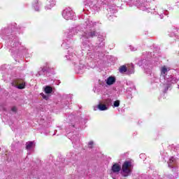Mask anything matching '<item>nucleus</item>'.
<instances>
[{"label":"nucleus","instance_id":"nucleus-21","mask_svg":"<svg viewBox=\"0 0 179 179\" xmlns=\"http://www.w3.org/2000/svg\"><path fill=\"white\" fill-rule=\"evenodd\" d=\"M140 9H141V10H148V12H150V9L146 8L143 7V6H140Z\"/></svg>","mask_w":179,"mask_h":179},{"label":"nucleus","instance_id":"nucleus-14","mask_svg":"<svg viewBox=\"0 0 179 179\" xmlns=\"http://www.w3.org/2000/svg\"><path fill=\"white\" fill-rule=\"evenodd\" d=\"M71 141L73 143H79L80 142V139L76 136H73Z\"/></svg>","mask_w":179,"mask_h":179},{"label":"nucleus","instance_id":"nucleus-12","mask_svg":"<svg viewBox=\"0 0 179 179\" xmlns=\"http://www.w3.org/2000/svg\"><path fill=\"white\" fill-rule=\"evenodd\" d=\"M176 163H177V159H176L174 157L169 158V161L168 162L169 167H171V169H173V165L176 164Z\"/></svg>","mask_w":179,"mask_h":179},{"label":"nucleus","instance_id":"nucleus-30","mask_svg":"<svg viewBox=\"0 0 179 179\" xmlns=\"http://www.w3.org/2000/svg\"><path fill=\"white\" fill-rule=\"evenodd\" d=\"M26 51H27V50H24L22 52H23V54H24V52H26Z\"/></svg>","mask_w":179,"mask_h":179},{"label":"nucleus","instance_id":"nucleus-9","mask_svg":"<svg viewBox=\"0 0 179 179\" xmlns=\"http://www.w3.org/2000/svg\"><path fill=\"white\" fill-rule=\"evenodd\" d=\"M106 85L111 86V85H114V83H115V78L113 76H110L106 80Z\"/></svg>","mask_w":179,"mask_h":179},{"label":"nucleus","instance_id":"nucleus-4","mask_svg":"<svg viewBox=\"0 0 179 179\" xmlns=\"http://www.w3.org/2000/svg\"><path fill=\"white\" fill-rule=\"evenodd\" d=\"M121 170V164L118 163L113 164L111 167L110 176H113V174H119Z\"/></svg>","mask_w":179,"mask_h":179},{"label":"nucleus","instance_id":"nucleus-17","mask_svg":"<svg viewBox=\"0 0 179 179\" xmlns=\"http://www.w3.org/2000/svg\"><path fill=\"white\" fill-rule=\"evenodd\" d=\"M126 71H127V66H122L120 68V72H121V73H124Z\"/></svg>","mask_w":179,"mask_h":179},{"label":"nucleus","instance_id":"nucleus-1","mask_svg":"<svg viewBox=\"0 0 179 179\" xmlns=\"http://www.w3.org/2000/svg\"><path fill=\"white\" fill-rule=\"evenodd\" d=\"M96 26V22L92 21H88L87 22V25L82 30L81 34V40L83 41V48H89L87 45V42L90 38H93V37H96L97 36V32L93 27Z\"/></svg>","mask_w":179,"mask_h":179},{"label":"nucleus","instance_id":"nucleus-7","mask_svg":"<svg viewBox=\"0 0 179 179\" xmlns=\"http://www.w3.org/2000/svg\"><path fill=\"white\" fill-rule=\"evenodd\" d=\"M94 111L99 110L100 111H106L108 110V106L105 103H99L98 106L94 107Z\"/></svg>","mask_w":179,"mask_h":179},{"label":"nucleus","instance_id":"nucleus-20","mask_svg":"<svg viewBox=\"0 0 179 179\" xmlns=\"http://www.w3.org/2000/svg\"><path fill=\"white\" fill-rule=\"evenodd\" d=\"M45 71H47V69H41V70L38 71V75H43V73H44Z\"/></svg>","mask_w":179,"mask_h":179},{"label":"nucleus","instance_id":"nucleus-16","mask_svg":"<svg viewBox=\"0 0 179 179\" xmlns=\"http://www.w3.org/2000/svg\"><path fill=\"white\" fill-rule=\"evenodd\" d=\"M66 58H67L68 59H71V61H73V59H76L77 57L76 55L71 54L69 57H68V55H66Z\"/></svg>","mask_w":179,"mask_h":179},{"label":"nucleus","instance_id":"nucleus-26","mask_svg":"<svg viewBox=\"0 0 179 179\" xmlns=\"http://www.w3.org/2000/svg\"><path fill=\"white\" fill-rule=\"evenodd\" d=\"M171 83H176L177 80L172 79V80H171Z\"/></svg>","mask_w":179,"mask_h":179},{"label":"nucleus","instance_id":"nucleus-5","mask_svg":"<svg viewBox=\"0 0 179 179\" xmlns=\"http://www.w3.org/2000/svg\"><path fill=\"white\" fill-rule=\"evenodd\" d=\"M170 71V67H167L166 66H163L160 69L161 76H160V80L162 79H166V76L167 73Z\"/></svg>","mask_w":179,"mask_h":179},{"label":"nucleus","instance_id":"nucleus-28","mask_svg":"<svg viewBox=\"0 0 179 179\" xmlns=\"http://www.w3.org/2000/svg\"><path fill=\"white\" fill-rule=\"evenodd\" d=\"M145 156V155L144 154H141V155H140V157H143Z\"/></svg>","mask_w":179,"mask_h":179},{"label":"nucleus","instance_id":"nucleus-35","mask_svg":"<svg viewBox=\"0 0 179 179\" xmlns=\"http://www.w3.org/2000/svg\"><path fill=\"white\" fill-rule=\"evenodd\" d=\"M178 89H179V85H178Z\"/></svg>","mask_w":179,"mask_h":179},{"label":"nucleus","instance_id":"nucleus-24","mask_svg":"<svg viewBox=\"0 0 179 179\" xmlns=\"http://www.w3.org/2000/svg\"><path fill=\"white\" fill-rule=\"evenodd\" d=\"M129 73H134V66H131V71H129V69H128Z\"/></svg>","mask_w":179,"mask_h":179},{"label":"nucleus","instance_id":"nucleus-13","mask_svg":"<svg viewBox=\"0 0 179 179\" xmlns=\"http://www.w3.org/2000/svg\"><path fill=\"white\" fill-rule=\"evenodd\" d=\"M44 92L46 94H50V93H52V87L50 86L47 85L44 88Z\"/></svg>","mask_w":179,"mask_h":179},{"label":"nucleus","instance_id":"nucleus-10","mask_svg":"<svg viewBox=\"0 0 179 179\" xmlns=\"http://www.w3.org/2000/svg\"><path fill=\"white\" fill-rule=\"evenodd\" d=\"M32 5L34 7V9L36 12H38V10H40V3L38 2V0H34Z\"/></svg>","mask_w":179,"mask_h":179},{"label":"nucleus","instance_id":"nucleus-8","mask_svg":"<svg viewBox=\"0 0 179 179\" xmlns=\"http://www.w3.org/2000/svg\"><path fill=\"white\" fill-rule=\"evenodd\" d=\"M54 6H55V0H47L45 9L46 10H50V9L54 8Z\"/></svg>","mask_w":179,"mask_h":179},{"label":"nucleus","instance_id":"nucleus-29","mask_svg":"<svg viewBox=\"0 0 179 179\" xmlns=\"http://www.w3.org/2000/svg\"><path fill=\"white\" fill-rule=\"evenodd\" d=\"M153 0H146V2H152Z\"/></svg>","mask_w":179,"mask_h":179},{"label":"nucleus","instance_id":"nucleus-31","mask_svg":"<svg viewBox=\"0 0 179 179\" xmlns=\"http://www.w3.org/2000/svg\"><path fill=\"white\" fill-rule=\"evenodd\" d=\"M110 12H111V8H109Z\"/></svg>","mask_w":179,"mask_h":179},{"label":"nucleus","instance_id":"nucleus-25","mask_svg":"<svg viewBox=\"0 0 179 179\" xmlns=\"http://www.w3.org/2000/svg\"><path fill=\"white\" fill-rule=\"evenodd\" d=\"M130 50L131 51H136V49L135 48L132 47L131 45H130Z\"/></svg>","mask_w":179,"mask_h":179},{"label":"nucleus","instance_id":"nucleus-2","mask_svg":"<svg viewBox=\"0 0 179 179\" xmlns=\"http://www.w3.org/2000/svg\"><path fill=\"white\" fill-rule=\"evenodd\" d=\"M134 164L131 161H126L122 165L121 174L122 177H128L132 173Z\"/></svg>","mask_w":179,"mask_h":179},{"label":"nucleus","instance_id":"nucleus-6","mask_svg":"<svg viewBox=\"0 0 179 179\" xmlns=\"http://www.w3.org/2000/svg\"><path fill=\"white\" fill-rule=\"evenodd\" d=\"M13 86H15L17 89H24L26 83L22 80H16L13 83Z\"/></svg>","mask_w":179,"mask_h":179},{"label":"nucleus","instance_id":"nucleus-33","mask_svg":"<svg viewBox=\"0 0 179 179\" xmlns=\"http://www.w3.org/2000/svg\"><path fill=\"white\" fill-rule=\"evenodd\" d=\"M22 50H23V48H21L20 50L22 51Z\"/></svg>","mask_w":179,"mask_h":179},{"label":"nucleus","instance_id":"nucleus-27","mask_svg":"<svg viewBox=\"0 0 179 179\" xmlns=\"http://www.w3.org/2000/svg\"><path fill=\"white\" fill-rule=\"evenodd\" d=\"M16 110H17L16 107H13L12 108V111L15 112V111H16Z\"/></svg>","mask_w":179,"mask_h":179},{"label":"nucleus","instance_id":"nucleus-11","mask_svg":"<svg viewBox=\"0 0 179 179\" xmlns=\"http://www.w3.org/2000/svg\"><path fill=\"white\" fill-rule=\"evenodd\" d=\"M34 146H36V144L34 141H28L26 143L27 150H31Z\"/></svg>","mask_w":179,"mask_h":179},{"label":"nucleus","instance_id":"nucleus-23","mask_svg":"<svg viewBox=\"0 0 179 179\" xmlns=\"http://www.w3.org/2000/svg\"><path fill=\"white\" fill-rule=\"evenodd\" d=\"M41 96H42L43 99L45 100H48V96L44 94L43 93L41 94Z\"/></svg>","mask_w":179,"mask_h":179},{"label":"nucleus","instance_id":"nucleus-18","mask_svg":"<svg viewBox=\"0 0 179 179\" xmlns=\"http://www.w3.org/2000/svg\"><path fill=\"white\" fill-rule=\"evenodd\" d=\"M94 147V141H90L88 143V148H90V149H93V148Z\"/></svg>","mask_w":179,"mask_h":179},{"label":"nucleus","instance_id":"nucleus-22","mask_svg":"<svg viewBox=\"0 0 179 179\" xmlns=\"http://www.w3.org/2000/svg\"><path fill=\"white\" fill-rule=\"evenodd\" d=\"M19 45H20V43L19 42H15L13 44V48H16V47H19Z\"/></svg>","mask_w":179,"mask_h":179},{"label":"nucleus","instance_id":"nucleus-34","mask_svg":"<svg viewBox=\"0 0 179 179\" xmlns=\"http://www.w3.org/2000/svg\"><path fill=\"white\" fill-rule=\"evenodd\" d=\"M102 45H104V43H102Z\"/></svg>","mask_w":179,"mask_h":179},{"label":"nucleus","instance_id":"nucleus-19","mask_svg":"<svg viewBox=\"0 0 179 179\" xmlns=\"http://www.w3.org/2000/svg\"><path fill=\"white\" fill-rule=\"evenodd\" d=\"M113 107H120V100H117L113 103Z\"/></svg>","mask_w":179,"mask_h":179},{"label":"nucleus","instance_id":"nucleus-32","mask_svg":"<svg viewBox=\"0 0 179 179\" xmlns=\"http://www.w3.org/2000/svg\"><path fill=\"white\" fill-rule=\"evenodd\" d=\"M169 90V87H167L166 90Z\"/></svg>","mask_w":179,"mask_h":179},{"label":"nucleus","instance_id":"nucleus-3","mask_svg":"<svg viewBox=\"0 0 179 179\" xmlns=\"http://www.w3.org/2000/svg\"><path fill=\"white\" fill-rule=\"evenodd\" d=\"M62 16L66 20H72L75 19V13L71 8H66L62 12Z\"/></svg>","mask_w":179,"mask_h":179},{"label":"nucleus","instance_id":"nucleus-15","mask_svg":"<svg viewBox=\"0 0 179 179\" xmlns=\"http://www.w3.org/2000/svg\"><path fill=\"white\" fill-rule=\"evenodd\" d=\"M113 102V99H111V98H108L105 100L104 103L108 107V106H110V104H111V103Z\"/></svg>","mask_w":179,"mask_h":179}]
</instances>
